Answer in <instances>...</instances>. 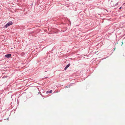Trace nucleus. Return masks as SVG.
Instances as JSON below:
<instances>
[{
  "label": "nucleus",
  "instance_id": "obj_1",
  "mask_svg": "<svg viewBox=\"0 0 125 125\" xmlns=\"http://www.w3.org/2000/svg\"><path fill=\"white\" fill-rule=\"evenodd\" d=\"M12 22L10 21L9 22H8L5 25V27L6 28H7L9 26L12 25Z\"/></svg>",
  "mask_w": 125,
  "mask_h": 125
},
{
  "label": "nucleus",
  "instance_id": "obj_2",
  "mask_svg": "<svg viewBox=\"0 0 125 125\" xmlns=\"http://www.w3.org/2000/svg\"><path fill=\"white\" fill-rule=\"evenodd\" d=\"M11 55L10 54H8L5 55V57L7 58H9L11 57Z\"/></svg>",
  "mask_w": 125,
  "mask_h": 125
},
{
  "label": "nucleus",
  "instance_id": "obj_3",
  "mask_svg": "<svg viewBox=\"0 0 125 125\" xmlns=\"http://www.w3.org/2000/svg\"><path fill=\"white\" fill-rule=\"evenodd\" d=\"M70 64H68L64 68V70H66L70 66Z\"/></svg>",
  "mask_w": 125,
  "mask_h": 125
},
{
  "label": "nucleus",
  "instance_id": "obj_4",
  "mask_svg": "<svg viewBox=\"0 0 125 125\" xmlns=\"http://www.w3.org/2000/svg\"><path fill=\"white\" fill-rule=\"evenodd\" d=\"M52 92V90H51L50 91H48L47 92V93H51Z\"/></svg>",
  "mask_w": 125,
  "mask_h": 125
},
{
  "label": "nucleus",
  "instance_id": "obj_5",
  "mask_svg": "<svg viewBox=\"0 0 125 125\" xmlns=\"http://www.w3.org/2000/svg\"><path fill=\"white\" fill-rule=\"evenodd\" d=\"M7 78V76H5V77H2V78Z\"/></svg>",
  "mask_w": 125,
  "mask_h": 125
},
{
  "label": "nucleus",
  "instance_id": "obj_6",
  "mask_svg": "<svg viewBox=\"0 0 125 125\" xmlns=\"http://www.w3.org/2000/svg\"><path fill=\"white\" fill-rule=\"evenodd\" d=\"M121 8H121V7H120V8L119 9H121Z\"/></svg>",
  "mask_w": 125,
  "mask_h": 125
},
{
  "label": "nucleus",
  "instance_id": "obj_7",
  "mask_svg": "<svg viewBox=\"0 0 125 125\" xmlns=\"http://www.w3.org/2000/svg\"><path fill=\"white\" fill-rule=\"evenodd\" d=\"M115 48L114 49V50H115Z\"/></svg>",
  "mask_w": 125,
  "mask_h": 125
}]
</instances>
